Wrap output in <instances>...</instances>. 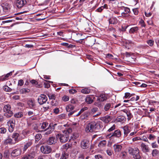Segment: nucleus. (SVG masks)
Segmentation results:
<instances>
[{
  "mask_svg": "<svg viewBox=\"0 0 159 159\" xmlns=\"http://www.w3.org/2000/svg\"><path fill=\"white\" fill-rule=\"evenodd\" d=\"M100 129V124L94 121H90L85 125V130L87 133L97 132Z\"/></svg>",
  "mask_w": 159,
  "mask_h": 159,
  "instance_id": "nucleus-1",
  "label": "nucleus"
},
{
  "mask_svg": "<svg viewBox=\"0 0 159 159\" xmlns=\"http://www.w3.org/2000/svg\"><path fill=\"white\" fill-rule=\"evenodd\" d=\"M11 106L8 104L4 105L3 110L4 112L3 115L7 118H9L11 117L13 115V112L11 110Z\"/></svg>",
  "mask_w": 159,
  "mask_h": 159,
  "instance_id": "nucleus-2",
  "label": "nucleus"
},
{
  "mask_svg": "<svg viewBox=\"0 0 159 159\" xmlns=\"http://www.w3.org/2000/svg\"><path fill=\"white\" fill-rule=\"evenodd\" d=\"M128 152L129 154L132 156L133 157L136 159H140L141 157L139 154V151L138 148H129Z\"/></svg>",
  "mask_w": 159,
  "mask_h": 159,
  "instance_id": "nucleus-3",
  "label": "nucleus"
},
{
  "mask_svg": "<svg viewBox=\"0 0 159 159\" xmlns=\"http://www.w3.org/2000/svg\"><path fill=\"white\" fill-rule=\"evenodd\" d=\"M69 135L67 133L64 134H58L56 135V137L59 139L61 142L64 143L67 141L69 139Z\"/></svg>",
  "mask_w": 159,
  "mask_h": 159,
  "instance_id": "nucleus-4",
  "label": "nucleus"
},
{
  "mask_svg": "<svg viewBox=\"0 0 159 159\" xmlns=\"http://www.w3.org/2000/svg\"><path fill=\"white\" fill-rule=\"evenodd\" d=\"M107 98L104 94H101L98 97L95 103V105L99 107H101L102 106L101 102L106 100Z\"/></svg>",
  "mask_w": 159,
  "mask_h": 159,
  "instance_id": "nucleus-5",
  "label": "nucleus"
},
{
  "mask_svg": "<svg viewBox=\"0 0 159 159\" xmlns=\"http://www.w3.org/2000/svg\"><path fill=\"white\" fill-rule=\"evenodd\" d=\"M7 125L9 126V131L10 132H12L13 131L15 127V120L13 119H11L7 122Z\"/></svg>",
  "mask_w": 159,
  "mask_h": 159,
  "instance_id": "nucleus-6",
  "label": "nucleus"
},
{
  "mask_svg": "<svg viewBox=\"0 0 159 159\" xmlns=\"http://www.w3.org/2000/svg\"><path fill=\"white\" fill-rule=\"evenodd\" d=\"M48 98L46 95L44 94H41L38 98V103L40 105H42L46 102Z\"/></svg>",
  "mask_w": 159,
  "mask_h": 159,
  "instance_id": "nucleus-7",
  "label": "nucleus"
},
{
  "mask_svg": "<svg viewBox=\"0 0 159 159\" xmlns=\"http://www.w3.org/2000/svg\"><path fill=\"white\" fill-rule=\"evenodd\" d=\"M40 150L43 153L48 154L51 152L52 149L49 146L42 145L41 147Z\"/></svg>",
  "mask_w": 159,
  "mask_h": 159,
  "instance_id": "nucleus-8",
  "label": "nucleus"
},
{
  "mask_svg": "<svg viewBox=\"0 0 159 159\" xmlns=\"http://www.w3.org/2000/svg\"><path fill=\"white\" fill-rule=\"evenodd\" d=\"M90 146V143L89 140L84 139L82 140L81 143V148L83 149L88 148Z\"/></svg>",
  "mask_w": 159,
  "mask_h": 159,
  "instance_id": "nucleus-9",
  "label": "nucleus"
},
{
  "mask_svg": "<svg viewBox=\"0 0 159 159\" xmlns=\"http://www.w3.org/2000/svg\"><path fill=\"white\" fill-rule=\"evenodd\" d=\"M111 135L110 137H115L118 138H120L121 137L122 133L120 129H117L115 130L114 132L112 133V134H108L107 136L109 137Z\"/></svg>",
  "mask_w": 159,
  "mask_h": 159,
  "instance_id": "nucleus-10",
  "label": "nucleus"
},
{
  "mask_svg": "<svg viewBox=\"0 0 159 159\" xmlns=\"http://www.w3.org/2000/svg\"><path fill=\"white\" fill-rule=\"evenodd\" d=\"M21 153V150L19 148L13 150L11 153V156L13 157H16L20 156Z\"/></svg>",
  "mask_w": 159,
  "mask_h": 159,
  "instance_id": "nucleus-11",
  "label": "nucleus"
},
{
  "mask_svg": "<svg viewBox=\"0 0 159 159\" xmlns=\"http://www.w3.org/2000/svg\"><path fill=\"white\" fill-rule=\"evenodd\" d=\"M26 0H16V5L18 8H20L23 7L26 3Z\"/></svg>",
  "mask_w": 159,
  "mask_h": 159,
  "instance_id": "nucleus-12",
  "label": "nucleus"
},
{
  "mask_svg": "<svg viewBox=\"0 0 159 159\" xmlns=\"http://www.w3.org/2000/svg\"><path fill=\"white\" fill-rule=\"evenodd\" d=\"M27 103L30 108L36 110L37 108L36 104L34 99H31L28 100Z\"/></svg>",
  "mask_w": 159,
  "mask_h": 159,
  "instance_id": "nucleus-13",
  "label": "nucleus"
},
{
  "mask_svg": "<svg viewBox=\"0 0 159 159\" xmlns=\"http://www.w3.org/2000/svg\"><path fill=\"white\" fill-rule=\"evenodd\" d=\"M53 125H49L48 127L44 129L43 131H46L44 134V135L45 136H47L49 134H51L54 131V128H53Z\"/></svg>",
  "mask_w": 159,
  "mask_h": 159,
  "instance_id": "nucleus-14",
  "label": "nucleus"
},
{
  "mask_svg": "<svg viewBox=\"0 0 159 159\" xmlns=\"http://www.w3.org/2000/svg\"><path fill=\"white\" fill-rule=\"evenodd\" d=\"M57 139L54 137H50L48 139L47 143L49 145L55 144L57 141Z\"/></svg>",
  "mask_w": 159,
  "mask_h": 159,
  "instance_id": "nucleus-15",
  "label": "nucleus"
},
{
  "mask_svg": "<svg viewBox=\"0 0 159 159\" xmlns=\"http://www.w3.org/2000/svg\"><path fill=\"white\" fill-rule=\"evenodd\" d=\"M140 147L142 151L143 152L146 153L149 152L150 151V149L148 145L145 144L143 143H142L140 145Z\"/></svg>",
  "mask_w": 159,
  "mask_h": 159,
  "instance_id": "nucleus-16",
  "label": "nucleus"
},
{
  "mask_svg": "<svg viewBox=\"0 0 159 159\" xmlns=\"http://www.w3.org/2000/svg\"><path fill=\"white\" fill-rule=\"evenodd\" d=\"M19 134L17 133H14L12 134L11 137L14 139L15 143L21 140V139L19 138Z\"/></svg>",
  "mask_w": 159,
  "mask_h": 159,
  "instance_id": "nucleus-17",
  "label": "nucleus"
},
{
  "mask_svg": "<svg viewBox=\"0 0 159 159\" xmlns=\"http://www.w3.org/2000/svg\"><path fill=\"white\" fill-rule=\"evenodd\" d=\"M112 119V117L110 116L107 115L101 118L100 120L103 122L108 123Z\"/></svg>",
  "mask_w": 159,
  "mask_h": 159,
  "instance_id": "nucleus-18",
  "label": "nucleus"
},
{
  "mask_svg": "<svg viewBox=\"0 0 159 159\" xmlns=\"http://www.w3.org/2000/svg\"><path fill=\"white\" fill-rule=\"evenodd\" d=\"M95 98L92 96L88 95L85 98V102L88 104L92 103L93 101V99Z\"/></svg>",
  "mask_w": 159,
  "mask_h": 159,
  "instance_id": "nucleus-19",
  "label": "nucleus"
},
{
  "mask_svg": "<svg viewBox=\"0 0 159 159\" xmlns=\"http://www.w3.org/2000/svg\"><path fill=\"white\" fill-rule=\"evenodd\" d=\"M121 111H123L124 112H127L126 115L128 117L127 119L128 120H130L132 117V115L130 112V111L129 110H127V109H125L121 110Z\"/></svg>",
  "mask_w": 159,
  "mask_h": 159,
  "instance_id": "nucleus-20",
  "label": "nucleus"
},
{
  "mask_svg": "<svg viewBox=\"0 0 159 159\" xmlns=\"http://www.w3.org/2000/svg\"><path fill=\"white\" fill-rule=\"evenodd\" d=\"M32 144V142L31 140L28 141L25 144L23 148V151L25 152L28 148L30 147Z\"/></svg>",
  "mask_w": 159,
  "mask_h": 159,
  "instance_id": "nucleus-21",
  "label": "nucleus"
},
{
  "mask_svg": "<svg viewBox=\"0 0 159 159\" xmlns=\"http://www.w3.org/2000/svg\"><path fill=\"white\" fill-rule=\"evenodd\" d=\"M126 120V118L123 116H120L116 119V121L117 122H124Z\"/></svg>",
  "mask_w": 159,
  "mask_h": 159,
  "instance_id": "nucleus-22",
  "label": "nucleus"
},
{
  "mask_svg": "<svg viewBox=\"0 0 159 159\" xmlns=\"http://www.w3.org/2000/svg\"><path fill=\"white\" fill-rule=\"evenodd\" d=\"M124 130V137H126L128 134L130 132V129L128 126L126 125L123 127Z\"/></svg>",
  "mask_w": 159,
  "mask_h": 159,
  "instance_id": "nucleus-23",
  "label": "nucleus"
},
{
  "mask_svg": "<svg viewBox=\"0 0 159 159\" xmlns=\"http://www.w3.org/2000/svg\"><path fill=\"white\" fill-rule=\"evenodd\" d=\"M4 143L6 144L13 145L15 144V143L13 141V140L9 137L4 141Z\"/></svg>",
  "mask_w": 159,
  "mask_h": 159,
  "instance_id": "nucleus-24",
  "label": "nucleus"
},
{
  "mask_svg": "<svg viewBox=\"0 0 159 159\" xmlns=\"http://www.w3.org/2000/svg\"><path fill=\"white\" fill-rule=\"evenodd\" d=\"M113 148L115 152H119L121 150L122 146L120 145L115 144L113 146Z\"/></svg>",
  "mask_w": 159,
  "mask_h": 159,
  "instance_id": "nucleus-25",
  "label": "nucleus"
},
{
  "mask_svg": "<svg viewBox=\"0 0 159 159\" xmlns=\"http://www.w3.org/2000/svg\"><path fill=\"white\" fill-rule=\"evenodd\" d=\"M28 155V156H29L30 159H32L34 158L37 156V153L36 151L32 150L31 151Z\"/></svg>",
  "mask_w": 159,
  "mask_h": 159,
  "instance_id": "nucleus-26",
  "label": "nucleus"
},
{
  "mask_svg": "<svg viewBox=\"0 0 159 159\" xmlns=\"http://www.w3.org/2000/svg\"><path fill=\"white\" fill-rule=\"evenodd\" d=\"M12 72L11 71L10 72L7 74L5 76H2L0 78V80L3 81L6 80H7L9 76H11L12 75Z\"/></svg>",
  "mask_w": 159,
  "mask_h": 159,
  "instance_id": "nucleus-27",
  "label": "nucleus"
},
{
  "mask_svg": "<svg viewBox=\"0 0 159 159\" xmlns=\"http://www.w3.org/2000/svg\"><path fill=\"white\" fill-rule=\"evenodd\" d=\"M151 154L153 157H157L159 156V150L156 149H153Z\"/></svg>",
  "mask_w": 159,
  "mask_h": 159,
  "instance_id": "nucleus-28",
  "label": "nucleus"
},
{
  "mask_svg": "<svg viewBox=\"0 0 159 159\" xmlns=\"http://www.w3.org/2000/svg\"><path fill=\"white\" fill-rule=\"evenodd\" d=\"M130 12V10L129 8L125 7L123 11L121 13V15L123 16H125L126 15Z\"/></svg>",
  "mask_w": 159,
  "mask_h": 159,
  "instance_id": "nucleus-29",
  "label": "nucleus"
},
{
  "mask_svg": "<svg viewBox=\"0 0 159 159\" xmlns=\"http://www.w3.org/2000/svg\"><path fill=\"white\" fill-rule=\"evenodd\" d=\"M110 24H115L117 23V20L116 18L112 17L109 20Z\"/></svg>",
  "mask_w": 159,
  "mask_h": 159,
  "instance_id": "nucleus-30",
  "label": "nucleus"
},
{
  "mask_svg": "<svg viewBox=\"0 0 159 159\" xmlns=\"http://www.w3.org/2000/svg\"><path fill=\"white\" fill-rule=\"evenodd\" d=\"M72 144L70 143H66L63 145L62 147L63 149L67 151L69 148H71Z\"/></svg>",
  "mask_w": 159,
  "mask_h": 159,
  "instance_id": "nucleus-31",
  "label": "nucleus"
},
{
  "mask_svg": "<svg viewBox=\"0 0 159 159\" xmlns=\"http://www.w3.org/2000/svg\"><path fill=\"white\" fill-rule=\"evenodd\" d=\"M74 106L73 105H69L66 106V110L67 112H70L74 109Z\"/></svg>",
  "mask_w": 159,
  "mask_h": 159,
  "instance_id": "nucleus-32",
  "label": "nucleus"
},
{
  "mask_svg": "<svg viewBox=\"0 0 159 159\" xmlns=\"http://www.w3.org/2000/svg\"><path fill=\"white\" fill-rule=\"evenodd\" d=\"M42 135L40 134H37L35 136V142L36 143L38 142L42 138Z\"/></svg>",
  "mask_w": 159,
  "mask_h": 159,
  "instance_id": "nucleus-33",
  "label": "nucleus"
},
{
  "mask_svg": "<svg viewBox=\"0 0 159 159\" xmlns=\"http://www.w3.org/2000/svg\"><path fill=\"white\" fill-rule=\"evenodd\" d=\"M89 115L90 113L89 112H85L81 115V117L83 119H87L89 118Z\"/></svg>",
  "mask_w": 159,
  "mask_h": 159,
  "instance_id": "nucleus-34",
  "label": "nucleus"
},
{
  "mask_svg": "<svg viewBox=\"0 0 159 159\" xmlns=\"http://www.w3.org/2000/svg\"><path fill=\"white\" fill-rule=\"evenodd\" d=\"M69 154L65 151L62 152L61 156L60 159H66L68 157Z\"/></svg>",
  "mask_w": 159,
  "mask_h": 159,
  "instance_id": "nucleus-35",
  "label": "nucleus"
},
{
  "mask_svg": "<svg viewBox=\"0 0 159 159\" xmlns=\"http://www.w3.org/2000/svg\"><path fill=\"white\" fill-rule=\"evenodd\" d=\"M23 116V113L21 111L18 112L14 114V116L17 118H20L22 117Z\"/></svg>",
  "mask_w": 159,
  "mask_h": 159,
  "instance_id": "nucleus-36",
  "label": "nucleus"
},
{
  "mask_svg": "<svg viewBox=\"0 0 159 159\" xmlns=\"http://www.w3.org/2000/svg\"><path fill=\"white\" fill-rule=\"evenodd\" d=\"M106 140H103L100 142L98 144V146L99 147H103L106 146Z\"/></svg>",
  "mask_w": 159,
  "mask_h": 159,
  "instance_id": "nucleus-37",
  "label": "nucleus"
},
{
  "mask_svg": "<svg viewBox=\"0 0 159 159\" xmlns=\"http://www.w3.org/2000/svg\"><path fill=\"white\" fill-rule=\"evenodd\" d=\"M139 29L137 27H135L131 28L129 30V33H136L138 30Z\"/></svg>",
  "mask_w": 159,
  "mask_h": 159,
  "instance_id": "nucleus-38",
  "label": "nucleus"
},
{
  "mask_svg": "<svg viewBox=\"0 0 159 159\" xmlns=\"http://www.w3.org/2000/svg\"><path fill=\"white\" fill-rule=\"evenodd\" d=\"M30 92V90L28 89L23 88L20 90V93L22 94Z\"/></svg>",
  "mask_w": 159,
  "mask_h": 159,
  "instance_id": "nucleus-39",
  "label": "nucleus"
},
{
  "mask_svg": "<svg viewBox=\"0 0 159 159\" xmlns=\"http://www.w3.org/2000/svg\"><path fill=\"white\" fill-rule=\"evenodd\" d=\"M81 92L83 93L88 94L90 92V89L88 88H84L82 89L81 91Z\"/></svg>",
  "mask_w": 159,
  "mask_h": 159,
  "instance_id": "nucleus-40",
  "label": "nucleus"
},
{
  "mask_svg": "<svg viewBox=\"0 0 159 159\" xmlns=\"http://www.w3.org/2000/svg\"><path fill=\"white\" fill-rule=\"evenodd\" d=\"M156 136L152 134H149L148 136V138L150 140L153 141L156 138Z\"/></svg>",
  "mask_w": 159,
  "mask_h": 159,
  "instance_id": "nucleus-41",
  "label": "nucleus"
},
{
  "mask_svg": "<svg viewBox=\"0 0 159 159\" xmlns=\"http://www.w3.org/2000/svg\"><path fill=\"white\" fill-rule=\"evenodd\" d=\"M27 63V62L25 60H20L18 62L19 65L21 66H25Z\"/></svg>",
  "mask_w": 159,
  "mask_h": 159,
  "instance_id": "nucleus-42",
  "label": "nucleus"
},
{
  "mask_svg": "<svg viewBox=\"0 0 159 159\" xmlns=\"http://www.w3.org/2000/svg\"><path fill=\"white\" fill-rule=\"evenodd\" d=\"M111 104L109 103H107L104 107V109L105 111H108L111 108Z\"/></svg>",
  "mask_w": 159,
  "mask_h": 159,
  "instance_id": "nucleus-43",
  "label": "nucleus"
},
{
  "mask_svg": "<svg viewBox=\"0 0 159 159\" xmlns=\"http://www.w3.org/2000/svg\"><path fill=\"white\" fill-rule=\"evenodd\" d=\"M48 124L47 122H43L41 126V129H45L48 126Z\"/></svg>",
  "mask_w": 159,
  "mask_h": 159,
  "instance_id": "nucleus-44",
  "label": "nucleus"
},
{
  "mask_svg": "<svg viewBox=\"0 0 159 159\" xmlns=\"http://www.w3.org/2000/svg\"><path fill=\"white\" fill-rule=\"evenodd\" d=\"M151 146L152 148L154 149L158 148V146L157 144L156 141H154L151 143Z\"/></svg>",
  "mask_w": 159,
  "mask_h": 159,
  "instance_id": "nucleus-45",
  "label": "nucleus"
},
{
  "mask_svg": "<svg viewBox=\"0 0 159 159\" xmlns=\"http://www.w3.org/2000/svg\"><path fill=\"white\" fill-rule=\"evenodd\" d=\"M51 107L49 106H47L45 107H43V111L44 112H45L47 111H48L50 110Z\"/></svg>",
  "mask_w": 159,
  "mask_h": 159,
  "instance_id": "nucleus-46",
  "label": "nucleus"
},
{
  "mask_svg": "<svg viewBox=\"0 0 159 159\" xmlns=\"http://www.w3.org/2000/svg\"><path fill=\"white\" fill-rule=\"evenodd\" d=\"M133 95L132 94H130L129 93H125V96L124 97V98L126 99L129 98L130 97L132 96Z\"/></svg>",
  "mask_w": 159,
  "mask_h": 159,
  "instance_id": "nucleus-47",
  "label": "nucleus"
},
{
  "mask_svg": "<svg viewBox=\"0 0 159 159\" xmlns=\"http://www.w3.org/2000/svg\"><path fill=\"white\" fill-rule=\"evenodd\" d=\"M3 89L6 92H11L12 89L7 85H5L3 87Z\"/></svg>",
  "mask_w": 159,
  "mask_h": 159,
  "instance_id": "nucleus-48",
  "label": "nucleus"
},
{
  "mask_svg": "<svg viewBox=\"0 0 159 159\" xmlns=\"http://www.w3.org/2000/svg\"><path fill=\"white\" fill-rule=\"evenodd\" d=\"M30 82L32 84H34L38 87H39L40 85H38V82L34 80H32L30 81Z\"/></svg>",
  "mask_w": 159,
  "mask_h": 159,
  "instance_id": "nucleus-49",
  "label": "nucleus"
},
{
  "mask_svg": "<svg viewBox=\"0 0 159 159\" xmlns=\"http://www.w3.org/2000/svg\"><path fill=\"white\" fill-rule=\"evenodd\" d=\"M7 132L6 129L3 127H2L0 128V133L2 134H4Z\"/></svg>",
  "mask_w": 159,
  "mask_h": 159,
  "instance_id": "nucleus-50",
  "label": "nucleus"
},
{
  "mask_svg": "<svg viewBox=\"0 0 159 159\" xmlns=\"http://www.w3.org/2000/svg\"><path fill=\"white\" fill-rule=\"evenodd\" d=\"M72 132V129L71 128H69L66 129V130L64 131V133H65L66 134L67 133L68 134Z\"/></svg>",
  "mask_w": 159,
  "mask_h": 159,
  "instance_id": "nucleus-51",
  "label": "nucleus"
},
{
  "mask_svg": "<svg viewBox=\"0 0 159 159\" xmlns=\"http://www.w3.org/2000/svg\"><path fill=\"white\" fill-rule=\"evenodd\" d=\"M33 129L34 130H35V131L37 132H43V130H41V131H40V130H39L38 129V127L37 126V125H35L34 126V125H33Z\"/></svg>",
  "mask_w": 159,
  "mask_h": 159,
  "instance_id": "nucleus-52",
  "label": "nucleus"
},
{
  "mask_svg": "<svg viewBox=\"0 0 159 159\" xmlns=\"http://www.w3.org/2000/svg\"><path fill=\"white\" fill-rule=\"evenodd\" d=\"M48 96L49 99H51L55 100L56 98L55 95L54 94H49L48 95Z\"/></svg>",
  "mask_w": 159,
  "mask_h": 159,
  "instance_id": "nucleus-53",
  "label": "nucleus"
},
{
  "mask_svg": "<svg viewBox=\"0 0 159 159\" xmlns=\"http://www.w3.org/2000/svg\"><path fill=\"white\" fill-rule=\"evenodd\" d=\"M113 56L110 54H107L106 56V58L108 59H113Z\"/></svg>",
  "mask_w": 159,
  "mask_h": 159,
  "instance_id": "nucleus-54",
  "label": "nucleus"
},
{
  "mask_svg": "<svg viewBox=\"0 0 159 159\" xmlns=\"http://www.w3.org/2000/svg\"><path fill=\"white\" fill-rule=\"evenodd\" d=\"M147 43L150 46H152L154 44V41L152 40H149L147 41Z\"/></svg>",
  "mask_w": 159,
  "mask_h": 159,
  "instance_id": "nucleus-55",
  "label": "nucleus"
},
{
  "mask_svg": "<svg viewBox=\"0 0 159 159\" xmlns=\"http://www.w3.org/2000/svg\"><path fill=\"white\" fill-rule=\"evenodd\" d=\"M95 158L96 159H103V156L101 155H97L95 156Z\"/></svg>",
  "mask_w": 159,
  "mask_h": 159,
  "instance_id": "nucleus-56",
  "label": "nucleus"
},
{
  "mask_svg": "<svg viewBox=\"0 0 159 159\" xmlns=\"http://www.w3.org/2000/svg\"><path fill=\"white\" fill-rule=\"evenodd\" d=\"M116 126L115 125H113L110 128L107 130L109 132H111L115 129Z\"/></svg>",
  "mask_w": 159,
  "mask_h": 159,
  "instance_id": "nucleus-57",
  "label": "nucleus"
},
{
  "mask_svg": "<svg viewBox=\"0 0 159 159\" xmlns=\"http://www.w3.org/2000/svg\"><path fill=\"white\" fill-rule=\"evenodd\" d=\"M69 97L66 96H64L62 97V100L65 102H66L69 100Z\"/></svg>",
  "mask_w": 159,
  "mask_h": 159,
  "instance_id": "nucleus-58",
  "label": "nucleus"
},
{
  "mask_svg": "<svg viewBox=\"0 0 159 159\" xmlns=\"http://www.w3.org/2000/svg\"><path fill=\"white\" fill-rule=\"evenodd\" d=\"M142 141L144 142H147L148 143H149V141L148 140V138L146 136H143L142 137Z\"/></svg>",
  "mask_w": 159,
  "mask_h": 159,
  "instance_id": "nucleus-59",
  "label": "nucleus"
},
{
  "mask_svg": "<svg viewBox=\"0 0 159 159\" xmlns=\"http://www.w3.org/2000/svg\"><path fill=\"white\" fill-rule=\"evenodd\" d=\"M53 112L55 114H57L59 112V110L58 108H56L53 110Z\"/></svg>",
  "mask_w": 159,
  "mask_h": 159,
  "instance_id": "nucleus-60",
  "label": "nucleus"
},
{
  "mask_svg": "<svg viewBox=\"0 0 159 159\" xmlns=\"http://www.w3.org/2000/svg\"><path fill=\"white\" fill-rule=\"evenodd\" d=\"M24 84V81L22 80H19L18 82V85L20 86H22Z\"/></svg>",
  "mask_w": 159,
  "mask_h": 159,
  "instance_id": "nucleus-61",
  "label": "nucleus"
},
{
  "mask_svg": "<svg viewBox=\"0 0 159 159\" xmlns=\"http://www.w3.org/2000/svg\"><path fill=\"white\" fill-rule=\"evenodd\" d=\"M133 11L134 14L135 15H137L138 14L139 11L138 10V8H135L133 9Z\"/></svg>",
  "mask_w": 159,
  "mask_h": 159,
  "instance_id": "nucleus-62",
  "label": "nucleus"
},
{
  "mask_svg": "<svg viewBox=\"0 0 159 159\" xmlns=\"http://www.w3.org/2000/svg\"><path fill=\"white\" fill-rule=\"evenodd\" d=\"M8 151L7 150L5 151L4 152V157H8Z\"/></svg>",
  "mask_w": 159,
  "mask_h": 159,
  "instance_id": "nucleus-63",
  "label": "nucleus"
},
{
  "mask_svg": "<svg viewBox=\"0 0 159 159\" xmlns=\"http://www.w3.org/2000/svg\"><path fill=\"white\" fill-rule=\"evenodd\" d=\"M155 42L157 44V47L159 48V38L156 39Z\"/></svg>",
  "mask_w": 159,
  "mask_h": 159,
  "instance_id": "nucleus-64",
  "label": "nucleus"
}]
</instances>
